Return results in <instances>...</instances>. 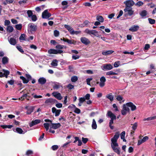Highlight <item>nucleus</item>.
Wrapping results in <instances>:
<instances>
[{
    "instance_id": "obj_56",
    "label": "nucleus",
    "mask_w": 156,
    "mask_h": 156,
    "mask_svg": "<svg viewBox=\"0 0 156 156\" xmlns=\"http://www.w3.org/2000/svg\"><path fill=\"white\" fill-rule=\"evenodd\" d=\"M123 97L120 95H119L117 96L116 98V100L119 101H122L123 100Z\"/></svg>"
},
{
    "instance_id": "obj_17",
    "label": "nucleus",
    "mask_w": 156,
    "mask_h": 156,
    "mask_svg": "<svg viewBox=\"0 0 156 156\" xmlns=\"http://www.w3.org/2000/svg\"><path fill=\"white\" fill-rule=\"evenodd\" d=\"M106 116L111 118V119H115L116 116L111 111H108L106 114Z\"/></svg>"
},
{
    "instance_id": "obj_2",
    "label": "nucleus",
    "mask_w": 156,
    "mask_h": 156,
    "mask_svg": "<svg viewBox=\"0 0 156 156\" xmlns=\"http://www.w3.org/2000/svg\"><path fill=\"white\" fill-rule=\"evenodd\" d=\"M57 102V101L55 99L50 98L47 99L44 103L47 106L51 107L52 105Z\"/></svg>"
},
{
    "instance_id": "obj_30",
    "label": "nucleus",
    "mask_w": 156,
    "mask_h": 156,
    "mask_svg": "<svg viewBox=\"0 0 156 156\" xmlns=\"http://www.w3.org/2000/svg\"><path fill=\"white\" fill-rule=\"evenodd\" d=\"M66 42L67 43L69 44H73L75 45L76 43V41H75L74 40L72 39L69 40L68 39H67Z\"/></svg>"
},
{
    "instance_id": "obj_25",
    "label": "nucleus",
    "mask_w": 156,
    "mask_h": 156,
    "mask_svg": "<svg viewBox=\"0 0 156 156\" xmlns=\"http://www.w3.org/2000/svg\"><path fill=\"white\" fill-rule=\"evenodd\" d=\"M8 41L9 43L11 45H14L16 43V39L13 37L10 38L9 39H8Z\"/></svg>"
},
{
    "instance_id": "obj_13",
    "label": "nucleus",
    "mask_w": 156,
    "mask_h": 156,
    "mask_svg": "<svg viewBox=\"0 0 156 156\" xmlns=\"http://www.w3.org/2000/svg\"><path fill=\"white\" fill-rule=\"evenodd\" d=\"M132 7L125 8L124 11L125 12H128V13L129 16H131L134 13V11L132 10Z\"/></svg>"
},
{
    "instance_id": "obj_64",
    "label": "nucleus",
    "mask_w": 156,
    "mask_h": 156,
    "mask_svg": "<svg viewBox=\"0 0 156 156\" xmlns=\"http://www.w3.org/2000/svg\"><path fill=\"white\" fill-rule=\"evenodd\" d=\"M8 83L11 85H12L14 84V81L13 80H10L8 81Z\"/></svg>"
},
{
    "instance_id": "obj_24",
    "label": "nucleus",
    "mask_w": 156,
    "mask_h": 156,
    "mask_svg": "<svg viewBox=\"0 0 156 156\" xmlns=\"http://www.w3.org/2000/svg\"><path fill=\"white\" fill-rule=\"evenodd\" d=\"M46 80L43 77H40L38 80L39 83L41 85H44L46 83Z\"/></svg>"
},
{
    "instance_id": "obj_15",
    "label": "nucleus",
    "mask_w": 156,
    "mask_h": 156,
    "mask_svg": "<svg viewBox=\"0 0 156 156\" xmlns=\"http://www.w3.org/2000/svg\"><path fill=\"white\" fill-rule=\"evenodd\" d=\"M52 112L53 113H55V116H57L59 115L61 110L60 109H57L55 108L54 107L52 108Z\"/></svg>"
},
{
    "instance_id": "obj_10",
    "label": "nucleus",
    "mask_w": 156,
    "mask_h": 156,
    "mask_svg": "<svg viewBox=\"0 0 156 156\" xmlns=\"http://www.w3.org/2000/svg\"><path fill=\"white\" fill-rule=\"evenodd\" d=\"M51 16V14L48 12L47 9L45 10L42 13V17L44 19H48Z\"/></svg>"
},
{
    "instance_id": "obj_55",
    "label": "nucleus",
    "mask_w": 156,
    "mask_h": 156,
    "mask_svg": "<svg viewBox=\"0 0 156 156\" xmlns=\"http://www.w3.org/2000/svg\"><path fill=\"white\" fill-rule=\"evenodd\" d=\"M33 153V152L32 150H27L26 153V155L27 156H29L30 154H32Z\"/></svg>"
},
{
    "instance_id": "obj_36",
    "label": "nucleus",
    "mask_w": 156,
    "mask_h": 156,
    "mask_svg": "<svg viewBox=\"0 0 156 156\" xmlns=\"http://www.w3.org/2000/svg\"><path fill=\"white\" fill-rule=\"evenodd\" d=\"M13 28L11 26H7L6 30L9 33H11L12 32L13 30Z\"/></svg>"
},
{
    "instance_id": "obj_5",
    "label": "nucleus",
    "mask_w": 156,
    "mask_h": 156,
    "mask_svg": "<svg viewBox=\"0 0 156 156\" xmlns=\"http://www.w3.org/2000/svg\"><path fill=\"white\" fill-rule=\"evenodd\" d=\"M130 109L126 105V104H124L123 105V108L121 111L122 114L123 115H126L127 112H129Z\"/></svg>"
},
{
    "instance_id": "obj_27",
    "label": "nucleus",
    "mask_w": 156,
    "mask_h": 156,
    "mask_svg": "<svg viewBox=\"0 0 156 156\" xmlns=\"http://www.w3.org/2000/svg\"><path fill=\"white\" fill-rule=\"evenodd\" d=\"M9 60L8 58L6 56L3 57L2 59V64L5 65L7 63L9 62Z\"/></svg>"
},
{
    "instance_id": "obj_37",
    "label": "nucleus",
    "mask_w": 156,
    "mask_h": 156,
    "mask_svg": "<svg viewBox=\"0 0 156 156\" xmlns=\"http://www.w3.org/2000/svg\"><path fill=\"white\" fill-rule=\"evenodd\" d=\"M114 119H111L109 120V126L111 129H114V126H112V125L114 123Z\"/></svg>"
},
{
    "instance_id": "obj_51",
    "label": "nucleus",
    "mask_w": 156,
    "mask_h": 156,
    "mask_svg": "<svg viewBox=\"0 0 156 156\" xmlns=\"http://www.w3.org/2000/svg\"><path fill=\"white\" fill-rule=\"evenodd\" d=\"M27 13L29 17H31L33 15V12L31 10H29L27 11Z\"/></svg>"
},
{
    "instance_id": "obj_7",
    "label": "nucleus",
    "mask_w": 156,
    "mask_h": 156,
    "mask_svg": "<svg viewBox=\"0 0 156 156\" xmlns=\"http://www.w3.org/2000/svg\"><path fill=\"white\" fill-rule=\"evenodd\" d=\"M119 145H114V144H111V147L113 151L118 154H119L120 153V148L118 147Z\"/></svg>"
},
{
    "instance_id": "obj_35",
    "label": "nucleus",
    "mask_w": 156,
    "mask_h": 156,
    "mask_svg": "<svg viewBox=\"0 0 156 156\" xmlns=\"http://www.w3.org/2000/svg\"><path fill=\"white\" fill-rule=\"evenodd\" d=\"M34 108L33 107H30L27 109V114L28 115H30L33 111Z\"/></svg>"
},
{
    "instance_id": "obj_26",
    "label": "nucleus",
    "mask_w": 156,
    "mask_h": 156,
    "mask_svg": "<svg viewBox=\"0 0 156 156\" xmlns=\"http://www.w3.org/2000/svg\"><path fill=\"white\" fill-rule=\"evenodd\" d=\"M140 14L142 18H144L147 14V12L145 10H143L140 13Z\"/></svg>"
},
{
    "instance_id": "obj_8",
    "label": "nucleus",
    "mask_w": 156,
    "mask_h": 156,
    "mask_svg": "<svg viewBox=\"0 0 156 156\" xmlns=\"http://www.w3.org/2000/svg\"><path fill=\"white\" fill-rule=\"evenodd\" d=\"M101 68L103 70H108L112 69L113 67L110 64H105L101 67Z\"/></svg>"
},
{
    "instance_id": "obj_11",
    "label": "nucleus",
    "mask_w": 156,
    "mask_h": 156,
    "mask_svg": "<svg viewBox=\"0 0 156 156\" xmlns=\"http://www.w3.org/2000/svg\"><path fill=\"white\" fill-rule=\"evenodd\" d=\"M80 41L83 44L87 45L90 43L89 40L84 37H82L80 38Z\"/></svg>"
},
{
    "instance_id": "obj_40",
    "label": "nucleus",
    "mask_w": 156,
    "mask_h": 156,
    "mask_svg": "<svg viewBox=\"0 0 156 156\" xmlns=\"http://www.w3.org/2000/svg\"><path fill=\"white\" fill-rule=\"evenodd\" d=\"M15 28L17 30H20L22 28V24H16L15 25Z\"/></svg>"
},
{
    "instance_id": "obj_33",
    "label": "nucleus",
    "mask_w": 156,
    "mask_h": 156,
    "mask_svg": "<svg viewBox=\"0 0 156 156\" xmlns=\"http://www.w3.org/2000/svg\"><path fill=\"white\" fill-rule=\"evenodd\" d=\"M58 61L57 60L55 59L53 60L51 63V65L55 67L58 66Z\"/></svg>"
},
{
    "instance_id": "obj_52",
    "label": "nucleus",
    "mask_w": 156,
    "mask_h": 156,
    "mask_svg": "<svg viewBox=\"0 0 156 156\" xmlns=\"http://www.w3.org/2000/svg\"><path fill=\"white\" fill-rule=\"evenodd\" d=\"M93 79V78H88L86 79V82L87 83V85L91 86L90 84V82Z\"/></svg>"
},
{
    "instance_id": "obj_58",
    "label": "nucleus",
    "mask_w": 156,
    "mask_h": 156,
    "mask_svg": "<svg viewBox=\"0 0 156 156\" xmlns=\"http://www.w3.org/2000/svg\"><path fill=\"white\" fill-rule=\"evenodd\" d=\"M120 63L119 61L115 62L114 64V66L115 67H117L119 66Z\"/></svg>"
},
{
    "instance_id": "obj_43",
    "label": "nucleus",
    "mask_w": 156,
    "mask_h": 156,
    "mask_svg": "<svg viewBox=\"0 0 156 156\" xmlns=\"http://www.w3.org/2000/svg\"><path fill=\"white\" fill-rule=\"evenodd\" d=\"M78 80V78L76 76H73L71 77V80L73 82H75Z\"/></svg>"
},
{
    "instance_id": "obj_42",
    "label": "nucleus",
    "mask_w": 156,
    "mask_h": 156,
    "mask_svg": "<svg viewBox=\"0 0 156 156\" xmlns=\"http://www.w3.org/2000/svg\"><path fill=\"white\" fill-rule=\"evenodd\" d=\"M117 73H115L113 72L112 71H110L106 73V75H117Z\"/></svg>"
},
{
    "instance_id": "obj_28",
    "label": "nucleus",
    "mask_w": 156,
    "mask_h": 156,
    "mask_svg": "<svg viewBox=\"0 0 156 156\" xmlns=\"http://www.w3.org/2000/svg\"><path fill=\"white\" fill-rule=\"evenodd\" d=\"M114 52V51L112 50H108L106 51H102V54L103 55H110L112 53Z\"/></svg>"
},
{
    "instance_id": "obj_31",
    "label": "nucleus",
    "mask_w": 156,
    "mask_h": 156,
    "mask_svg": "<svg viewBox=\"0 0 156 156\" xmlns=\"http://www.w3.org/2000/svg\"><path fill=\"white\" fill-rule=\"evenodd\" d=\"M126 133L125 131L122 132L120 134V137L121 139L123 140L124 142H126V140L125 139V136Z\"/></svg>"
},
{
    "instance_id": "obj_47",
    "label": "nucleus",
    "mask_w": 156,
    "mask_h": 156,
    "mask_svg": "<svg viewBox=\"0 0 156 156\" xmlns=\"http://www.w3.org/2000/svg\"><path fill=\"white\" fill-rule=\"evenodd\" d=\"M16 48L17 49L21 52L23 53L24 52V51L23 49L22 48V47L20 46H17Z\"/></svg>"
},
{
    "instance_id": "obj_59",
    "label": "nucleus",
    "mask_w": 156,
    "mask_h": 156,
    "mask_svg": "<svg viewBox=\"0 0 156 156\" xmlns=\"http://www.w3.org/2000/svg\"><path fill=\"white\" fill-rule=\"evenodd\" d=\"M10 23V22L9 20H6L5 21L4 25L5 26H8Z\"/></svg>"
},
{
    "instance_id": "obj_18",
    "label": "nucleus",
    "mask_w": 156,
    "mask_h": 156,
    "mask_svg": "<svg viewBox=\"0 0 156 156\" xmlns=\"http://www.w3.org/2000/svg\"><path fill=\"white\" fill-rule=\"evenodd\" d=\"M139 26L134 25L131 26L129 29V30L132 32H136L139 29Z\"/></svg>"
},
{
    "instance_id": "obj_44",
    "label": "nucleus",
    "mask_w": 156,
    "mask_h": 156,
    "mask_svg": "<svg viewBox=\"0 0 156 156\" xmlns=\"http://www.w3.org/2000/svg\"><path fill=\"white\" fill-rule=\"evenodd\" d=\"M148 20L149 23L151 24H154L155 23V20L154 19L149 18L148 19Z\"/></svg>"
},
{
    "instance_id": "obj_14",
    "label": "nucleus",
    "mask_w": 156,
    "mask_h": 156,
    "mask_svg": "<svg viewBox=\"0 0 156 156\" xmlns=\"http://www.w3.org/2000/svg\"><path fill=\"white\" fill-rule=\"evenodd\" d=\"M126 105L128 107L130 108L131 110L132 111H135L136 109V106L132 102H129L127 103Z\"/></svg>"
},
{
    "instance_id": "obj_34",
    "label": "nucleus",
    "mask_w": 156,
    "mask_h": 156,
    "mask_svg": "<svg viewBox=\"0 0 156 156\" xmlns=\"http://www.w3.org/2000/svg\"><path fill=\"white\" fill-rule=\"evenodd\" d=\"M96 20L100 22H103L104 19L102 16H98L96 17Z\"/></svg>"
},
{
    "instance_id": "obj_6",
    "label": "nucleus",
    "mask_w": 156,
    "mask_h": 156,
    "mask_svg": "<svg viewBox=\"0 0 156 156\" xmlns=\"http://www.w3.org/2000/svg\"><path fill=\"white\" fill-rule=\"evenodd\" d=\"M63 52V51L62 50L53 49H51L48 51V53L49 54H61Z\"/></svg>"
},
{
    "instance_id": "obj_38",
    "label": "nucleus",
    "mask_w": 156,
    "mask_h": 156,
    "mask_svg": "<svg viewBox=\"0 0 156 156\" xmlns=\"http://www.w3.org/2000/svg\"><path fill=\"white\" fill-rule=\"evenodd\" d=\"M20 79L23 81V83H27L29 81V80H27L26 78L23 76H20Z\"/></svg>"
},
{
    "instance_id": "obj_39",
    "label": "nucleus",
    "mask_w": 156,
    "mask_h": 156,
    "mask_svg": "<svg viewBox=\"0 0 156 156\" xmlns=\"http://www.w3.org/2000/svg\"><path fill=\"white\" fill-rule=\"evenodd\" d=\"M25 36L26 35L25 34H22L19 38L20 41H26Z\"/></svg>"
},
{
    "instance_id": "obj_53",
    "label": "nucleus",
    "mask_w": 156,
    "mask_h": 156,
    "mask_svg": "<svg viewBox=\"0 0 156 156\" xmlns=\"http://www.w3.org/2000/svg\"><path fill=\"white\" fill-rule=\"evenodd\" d=\"M67 87L69 89L71 90L74 88V86L71 84H69L67 86Z\"/></svg>"
},
{
    "instance_id": "obj_20",
    "label": "nucleus",
    "mask_w": 156,
    "mask_h": 156,
    "mask_svg": "<svg viewBox=\"0 0 156 156\" xmlns=\"http://www.w3.org/2000/svg\"><path fill=\"white\" fill-rule=\"evenodd\" d=\"M64 27L71 34H75V31L70 26L67 25H65Z\"/></svg>"
},
{
    "instance_id": "obj_22",
    "label": "nucleus",
    "mask_w": 156,
    "mask_h": 156,
    "mask_svg": "<svg viewBox=\"0 0 156 156\" xmlns=\"http://www.w3.org/2000/svg\"><path fill=\"white\" fill-rule=\"evenodd\" d=\"M51 125L50 126L51 128L54 129H56L61 126V124L60 123H51Z\"/></svg>"
},
{
    "instance_id": "obj_62",
    "label": "nucleus",
    "mask_w": 156,
    "mask_h": 156,
    "mask_svg": "<svg viewBox=\"0 0 156 156\" xmlns=\"http://www.w3.org/2000/svg\"><path fill=\"white\" fill-rule=\"evenodd\" d=\"M2 71L4 72V75H9V74L10 72L8 70L3 69Z\"/></svg>"
},
{
    "instance_id": "obj_32",
    "label": "nucleus",
    "mask_w": 156,
    "mask_h": 156,
    "mask_svg": "<svg viewBox=\"0 0 156 156\" xmlns=\"http://www.w3.org/2000/svg\"><path fill=\"white\" fill-rule=\"evenodd\" d=\"M91 126L93 129H96L97 128V125L94 119H93Z\"/></svg>"
},
{
    "instance_id": "obj_12",
    "label": "nucleus",
    "mask_w": 156,
    "mask_h": 156,
    "mask_svg": "<svg viewBox=\"0 0 156 156\" xmlns=\"http://www.w3.org/2000/svg\"><path fill=\"white\" fill-rule=\"evenodd\" d=\"M52 95L56 98L58 100H61L62 97L60 93L57 92H54L52 93Z\"/></svg>"
},
{
    "instance_id": "obj_41",
    "label": "nucleus",
    "mask_w": 156,
    "mask_h": 156,
    "mask_svg": "<svg viewBox=\"0 0 156 156\" xmlns=\"http://www.w3.org/2000/svg\"><path fill=\"white\" fill-rule=\"evenodd\" d=\"M156 118V117L155 116H153V117H149L147 118H145L144 119V121H149L151 120L155 119Z\"/></svg>"
},
{
    "instance_id": "obj_54",
    "label": "nucleus",
    "mask_w": 156,
    "mask_h": 156,
    "mask_svg": "<svg viewBox=\"0 0 156 156\" xmlns=\"http://www.w3.org/2000/svg\"><path fill=\"white\" fill-rule=\"evenodd\" d=\"M137 122H135V123L133 125L132 127V129L133 130H135L137 127Z\"/></svg>"
},
{
    "instance_id": "obj_63",
    "label": "nucleus",
    "mask_w": 156,
    "mask_h": 156,
    "mask_svg": "<svg viewBox=\"0 0 156 156\" xmlns=\"http://www.w3.org/2000/svg\"><path fill=\"white\" fill-rule=\"evenodd\" d=\"M85 101L84 97H81L79 98V101L80 102L83 103Z\"/></svg>"
},
{
    "instance_id": "obj_60",
    "label": "nucleus",
    "mask_w": 156,
    "mask_h": 156,
    "mask_svg": "<svg viewBox=\"0 0 156 156\" xmlns=\"http://www.w3.org/2000/svg\"><path fill=\"white\" fill-rule=\"evenodd\" d=\"M84 97L85 98V100H86V99L89 100L90 99V95L89 94H87L85 95Z\"/></svg>"
},
{
    "instance_id": "obj_16",
    "label": "nucleus",
    "mask_w": 156,
    "mask_h": 156,
    "mask_svg": "<svg viewBox=\"0 0 156 156\" xmlns=\"http://www.w3.org/2000/svg\"><path fill=\"white\" fill-rule=\"evenodd\" d=\"M53 83V88L54 89L57 90L60 87H62L61 84L59 83L54 82Z\"/></svg>"
},
{
    "instance_id": "obj_46",
    "label": "nucleus",
    "mask_w": 156,
    "mask_h": 156,
    "mask_svg": "<svg viewBox=\"0 0 156 156\" xmlns=\"http://www.w3.org/2000/svg\"><path fill=\"white\" fill-rule=\"evenodd\" d=\"M74 112L76 114H79L80 113V109L76 107L74 109Z\"/></svg>"
},
{
    "instance_id": "obj_3",
    "label": "nucleus",
    "mask_w": 156,
    "mask_h": 156,
    "mask_svg": "<svg viewBox=\"0 0 156 156\" xmlns=\"http://www.w3.org/2000/svg\"><path fill=\"white\" fill-rule=\"evenodd\" d=\"M120 133L119 132H116L114 137L111 139V144H114V145H117V140L119 136Z\"/></svg>"
},
{
    "instance_id": "obj_57",
    "label": "nucleus",
    "mask_w": 156,
    "mask_h": 156,
    "mask_svg": "<svg viewBox=\"0 0 156 156\" xmlns=\"http://www.w3.org/2000/svg\"><path fill=\"white\" fill-rule=\"evenodd\" d=\"M59 32L58 31L55 30L54 31V35L55 37H57L59 35Z\"/></svg>"
},
{
    "instance_id": "obj_49",
    "label": "nucleus",
    "mask_w": 156,
    "mask_h": 156,
    "mask_svg": "<svg viewBox=\"0 0 156 156\" xmlns=\"http://www.w3.org/2000/svg\"><path fill=\"white\" fill-rule=\"evenodd\" d=\"M31 17L32 21L35 22L37 20V17L35 15H33Z\"/></svg>"
},
{
    "instance_id": "obj_23",
    "label": "nucleus",
    "mask_w": 156,
    "mask_h": 156,
    "mask_svg": "<svg viewBox=\"0 0 156 156\" xmlns=\"http://www.w3.org/2000/svg\"><path fill=\"white\" fill-rule=\"evenodd\" d=\"M13 130L14 132H17L20 134H24L25 133V132L22 130L21 128L19 127H17L16 128V129L13 128Z\"/></svg>"
},
{
    "instance_id": "obj_4",
    "label": "nucleus",
    "mask_w": 156,
    "mask_h": 156,
    "mask_svg": "<svg viewBox=\"0 0 156 156\" xmlns=\"http://www.w3.org/2000/svg\"><path fill=\"white\" fill-rule=\"evenodd\" d=\"M85 32L88 34H92L98 37H100L101 36V35H99L98 34V31L95 30H90L88 29H86L85 30Z\"/></svg>"
},
{
    "instance_id": "obj_1",
    "label": "nucleus",
    "mask_w": 156,
    "mask_h": 156,
    "mask_svg": "<svg viewBox=\"0 0 156 156\" xmlns=\"http://www.w3.org/2000/svg\"><path fill=\"white\" fill-rule=\"evenodd\" d=\"M37 27L32 23H30L28 25V31L29 34H32L37 30Z\"/></svg>"
},
{
    "instance_id": "obj_50",
    "label": "nucleus",
    "mask_w": 156,
    "mask_h": 156,
    "mask_svg": "<svg viewBox=\"0 0 156 156\" xmlns=\"http://www.w3.org/2000/svg\"><path fill=\"white\" fill-rule=\"evenodd\" d=\"M44 126L46 131H48L49 129V124L48 123H44Z\"/></svg>"
},
{
    "instance_id": "obj_61",
    "label": "nucleus",
    "mask_w": 156,
    "mask_h": 156,
    "mask_svg": "<svg viewBox=\"0 0 156 156\" xmlns=\"http://www.w3.org/2000/svg\"><path fill=\"white\" fill-rule=\"evenodd\" d=\"M88 139L87 138H84V137L82 138V141H83V143L84 144H86L87 142L88 141Z\"/></svg>"
},
{
    "instance_id": "obj_48",
    "label": "nucleus",
    "mask_w": 156,
    "mask_h": 156,
    "mask_svg": "<svg viewBox=\"0 0 156 156\" xmlns=\"http://www.w3.org/2000/svg\"><path fill=\"white\" fill-rule=\"evenodd\" d=\"M51 148L53 151H55L58 149V146L57 145H54L51 147Z\"/></svg>"
},
{
    "instance_id": "obj_45",
    "label": "nucleus",
    "mask_w": 156,
    "mask_h": 156,
    "mask_svg": "<svg viewBox=\"0 0 156 156\" xmlns=\"http://www.w3.org/2000/svg\"><path fill=\"white\" fill-rule=\"evenodd\" d=\"M144 4V3L143 2L141 1H139L138 2L136 3L135 4V5L140 7L142 6Z\"/></svg>"
},
{
    "instance_id": "obj_9",
    "label": "nucleus",
    "mask_w": 156,
    "mask_h": 156,
    "mask_svg": "<svg viewBox=\"0 0 156 156\" xmlns=\"http://www.w3.org/2000/svg\"><path fill=\"white\" fill-rule=\"evenodd\" d=\"M124 3L126 5L125 8L132 7H131L135 4L134 1L133 0H126L124 2Z\"/></svg>"
},
{
    "instance_id": "obj_29",
    "label": "nucleus",
    "mask_w": 156,
    "mask_h": 156,
    "mask_svg": "<svg viewBox=\"0 0 156 156\" xmlns=\"http://www.w3.org/2000/svg\"><path fill=\"white\" fill-rule=\"evenodd\" d=\"M106 98L109 99L111 101H112L114 99V96L112 94V93H110L107 94L106 96Z\"/></svg>"
},
{
    "instance_id": "obj_19",
    "label": "nucleus",
    "mask_w": 156,
    "mask_h": 156,
    "mask_svg": "<svg viewBox=\"0 0 156 156\" xmlns=\"http://www.w3.org/2000/svg\"><path fill=\"white\" fill-rule=\"evenodd\" d=\"M106 81L105 78L104 76H102L100 78V83L99 85L101 87H104L105 85V82Z\"/></svg>"
},
{
    "instance_id": "obj_21",
    "label": "nucleus",
    "mask_w": 156,
    "mask_h": 156,
    "mask_svg": "<svg viewBox=\"0 0 156 156\" xmlns=\"http://www.w3.org/2000/svg\"><path fill=\"white\" fill-rule=\"evenodd\" d=\"M148 137L147 136H145L141 140H139L138 141L137 145H140L142 143L145 142L148 139Z\"/></svg>"
}]
</instances>
